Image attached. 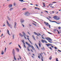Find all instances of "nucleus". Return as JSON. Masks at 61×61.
Segmentation results:
<instances>
[{
  "mask_svg": "<svg viewBox=\"0 0 61 61\" xmlns=\"http://www.w3.org/2000/svg\"><path fill=\"white\" fill-rule=\"evenodd\" d=\"M24 15H25L28 16V15H29V13L28 12H26L25 13Z\"/></svg>",
  "mask_w": 61,
  "mask_h": 61,
  "instance_id": "nucleus-2",
  "label": "nucleus"
},
{
  "mask_svg": "<svg viewBox=\"0 0 61 61\" xmlns=\"http://www.w3.org/2000/svg\"><path fill=\"white\" fill-rule=\"evenodd\" d=\"M4 53V51H1V54L3 55Z\"/></svg>",
  "mask_w": 61,
  "mask_h": 61,
  "instance_id": "nucleus-24",
  "label": "nucleus"
},
{
  "mask_svg": "<svg viewBox=\"0 0 61 61\" xmlns=\"http://www.w3.org/2000/svg\"><path fill=\"white\" fill-rule=\"evenodd\" d=\"M31 47L32 50H35V48H34V47H33V46H31Z\"/></svg>",
  "mask_w": 61,
  "mask_h": 61,
  "instance_id": "nucleus-10",
  "label": "nucleus"
},
{
  "mask_svg": "<svg viewBox=\"0 0 61 61\" xmlns=\"http://www.w3.org/2000/svg\"><path fill=\"white\" fill-rule=\"evenodd\" d=\"M46 46H49V45H48V44H46Z\"/></svg>",
  "mask_w": 61,
  "mask_h": 61,
  "instance_id": "nucleus-62",
  "label": "nucleus"
},
{
  "mask_svg": "<svg viewBox=\"0 0 61 61\" xmlns=\"http://www.w3.org/2000/svg\"><path fill=\"white\" fill-rule=\"evenodd\" d=\"M25 43L27 45H28V46H28L29 47H31V45H30V44L28 43V42H25Z\"/></svg>",
  "mask_w": 61,
  "mask_h": 61,
  "instance_id": "nucleus-4",
  "label": "nucleus"
},
{
  "mask_svg": "<svg viewBox=\"0 0 61 61\" xmlns=\"http://www.w3.org/2000/svg\"><path fill=\"white\" fill-rule=\"evenodd\" d=\"M24 21V20H22V19L20 20V22L21 23H23Z\"/></svg>",
  "mask_w": 61,
  "mask_h": 61,
  "instance_id": "nucleus-13",
  "label": "nucleus"
},
{
  "mask_svg": "<svg viewBox=\"0 0 61 61\" xmlns=\"http://www.w3.org/2000/svg\"><path fill=\"white\" fill-rule=\"evenodd\" d=\"M33 25H35V26H36V25L35 24H34V23H33Z\"/></svg>",
  "mask_w": 61,
  "mask_h": 61,
  "instance_id": "nucleus-57",
  "label": "nucleus"
},
{
  "mask_svg": "<svg viewBox=\"0 0 61 61\" xmlns=\"http://www.w3.org/2000/svg\"><path fill=\"white\" fill-rule=\"evenodd\" d=\"M39 41V45L40 47H41V41Z\"/></svg>",
  "mask_w": 61,
  "mask_h": 61,
  "instance_id": "nucleus-6",
  "label": "nucleus"
},
{
  "mask_svg": "<svg viewBox=\"0 0 61 61\" xmlns=\"http://www.w3.org/2000/svg\"><path fill=\"white\" fill-rule=\"evenodd\" d=\"M22 26H23V27H25V26H24V25H23V24H22Z\"/></svg>",
  "mask_w": 61,
  "mask_h": 61,
  "instance_id": "nucleus-48",
  "label": "nucleus"
},
{
  "mask_svg": "<svg viewBox=\"0 0 61 61\" xmlns=\"http://www.w3.org/2000/svg\"><path fill=\"white\" fill-rule=\"evenodd\" d=\"M43 50H45V48H44V47H43Z\"/></svg>",
  "mask_w": 61,
  "mask_h": 61,
  "instance_id": "nucleus-64",
  "label": "nucleus"
},
{
  "mask_svg": "<svg viewBox=\"0 0 61 61\" xmlns=\"http://www.w3.org/2000/svg\"><path fill=\"white\" fill-rule=\"evenodd\" d=\"M16 49L17 52H19V49L18 48H16Z\"/></svg>",
  "mask_w": 61,
  "mask_h": 61,
  "instance_id": "nucleus-14",
  "label": "nucleus"
},
{
  "mask_svg": "<svg viewBox=\"0 0 61 61\" xmlns=\"http://www.w3.org/2000/svg\"><path fill=\"white\" fill-rule=\"evenodd\" d=\"M49 48L50 49H51V50H53V49H52V48L51 47H49Z\"/></svg>",
  "mask_w": 61,
  "mask_h": 61,
  "instance_id": "nucleus-38",
  "label": "nucleus"
},
{
  "mask_svg": "<svg viewBox=\"0 0 61 61\" xmlns=\"http://www.w3.org/2000/svg\"><path fill=\"white\" fill-rule=\"evenodd\" d=\"M2 36H3V34H2V35L1 36V37H2Z\"/></svg>",
  "mask_w": 61,
  "mask_h": 61,
  "instance_id": "nucleus-43",
  "label": "nucleus"
},
{
  "mask_svg": "<svg viewBox=\"0 0 61 61\" xmlns=\"http://www.w3.org/2000/svg\"><path fill=\"white\" fill-rule=\"evenodd\" d=\"M36 47L37 48H38V50H39V48L38 47V46H36Z\"/></svg>",
  "mask_w": 61,
  "mask_h": 61,
  "instance_id": "nucleus-36",
  "label": "nucleus"
},
{
  "mask_svg": "<svg viewBox=\"0 0 61 61\" xmlns=\"http://www.w3.org/2000/svg\"><path fill=\"white\" fill-rule=\"evenodd\" d=\"M8 20H9V21H11V20H10V19L9 18H8Z\"/></svg>",
  "mask_w": 61,
  "mask_h": 61,
  "instance_id": "nucleus-39",
  "label": "nucleus"
},
{
  "mask_svg": "<svg viewBox=\"0 0 61 61\" xmlns=\"http://www.w3.org/2000/svg\"><path fill=\"white\" fill-rule=\"evenodd\" d=\"M26 8H23V10H26Z\"/></svg>",
  "mask_w": 61,
  "mask_h": 61,
  "instance_id": "nucleus-28",
  "label": "nucleus"
},
{
  "mask_svg": "<svg viewBox=\"0 0 61 61\" xmlns=\"http://www.w3.org/2000/svg\"><path fill=\"white\" fill-rule=\"evenodd\" d=\"M57 16H55L54 17H53V18H54V19H56V18H57Z\"/></svg>",
  "mask_w": 61,
  "mask_h": 61,
  "instance_id": "nucleus-16",
  "label": "nucleus"
},
{
  "mask_svg": "<svg viewBox=\"0 0 61 61\" xmlns=\"http://www.w3.org/2000/svg\"><path fill=\"white\" fill-rule=\"evenodd\" d=\"M42 4H43V5H45V3H43V2Z\"/></svg>",
  "mask_w": 61,
  "mask_h": 61,
  "instance_id": "nucleus-55",
  "label": "nucleus"
},
{
  "mask_svg": "<svg viewBox=\"0 0 61 61\" xmlns=\"http://www.w3.org/2000/svg\"><path fill=\"white\" fill-rule=\"evenodd\" d=\"M58 50V51H59V52H61V51H60L59 50Z\"/></svg>",
  "mask_w": 61,
  "mask_h": 61,
  "instance_id": "nucleus-59",
  "label": "nucleus"
},
{
  "mask_svg": "<svg viewBox=\"0 0 61 61\" xmlns=\"http://www.w3.org/2000/svg\"><path fill=\"white\" fill-rule=\"evenodd\" d=\"M18 46H19V47L20 48V49H21V46H20V45H18Z\"/></svg>",
  "mask_w": 61,
  "mask_h": 61,
  "instance_id": "nucleus-31",
  "label": "nucleus"
},
{
  "mask_svg": "<svg viewBox=\"0 0 61 61\" xmlns=\"http://www.w3.org/2000/svg\"><path fill=\"white\" fill-rule=\"evenodd\" d=\"M54 48L55 49H57V48L56 47H54Z\"/></svg>",
  "mask_w": 61,
  "mask_h": 61,
  "instance_id": "nucleus-42",
  "label": "nucleus"
},
{
  "mask_svg": "<svg viewBox=\"0 0 61 61\" xmlns=\"http://www.w3.org/2000/svg\"><path fill=\"white\" fill-rule=\"evenodd\" d=\"M32 37H33L34 40H35V41H36V39H35V37H34V35H33L32 36Z\"/></svg>",
  "mask_w": 61,
  "mask_h": 61,
  "instance_id": "nucleus-17",
  "label": "nucleus"
},
{
  "mask_svg": "<svg viewBox=\"0 0 61 61\" xmlns=\"http://www.w3.org/2000/svg\"><path fill=\"white\" fill-rule=\"evenodd\" d=\"M58 29H61V27H58Z\"/></svg>",
  "mask_w": 61,
  "mask_h": 61,
  "instance_id": "nucleus-40",
  "label": "nucleus"
},
{
  "mask_svg": "<svg viewBox=\"0 0 61 61\" xmlns=\"http://www.w3.org/2000/svg\"><path fill=\"white\" fill-rule=\"evenodd\" d=\"M60 19V18H59V17L57 18H57L56 19V20H59Z\"/></svg>",
  "mask_w": 61,
  "mask_h": 61,
  "instance_id": "nucleus-20",
  "label": "nucleus"
},
{
  "mask_svg": "<svg viewBox=\"0 0 61 61\" xmlns=\"http://www.w3.org/2000/svg\"><path fill=\"white\" fill-rule=\"evenodd\" d=\"M52 22H55V23H57V22L56 21H52Z\"/></svg>",
  "mask_w": 61,
  "mask_h": 61,
  "instance_id": "nucleus-46",
  "label": "nucleus"
},
{
  "mask_svg": "<svg viewBox=\"0 0 61 61\" xmlns=\"http://www.w3.org/2000/svg\"><path fill=\"white\" fill-rule=\"evenodd\" d=\"M21 2H23L24 1V0H19Z\"/></svg>",
  "mask_w": 61,
  "mask_h": 61,
  "instance_id": "nucleus-26",
  "label": "nucleus"
},
{
  "mask_svg": "<svg viewBox=\"0 0 61 61\" xmlns=\"http://www.w3.org/2000/svg\"><path fill=\"white\" fill-rule=\"evenodd\" d=\"M45 12H46V13H48V12L47 11H46V10H45L44 11Z\"/></svg>",
  "mask_w": 61,
  "mask_h": 61,
  "instance_id": "nucleus-45",
  "label": "nucleus"
},
{
  "mask_svg": "<svg viewBox=\"0 0 61 61\" xmlns=\"http://www.w3.org/2000/svg\"><path fill=\"white\" fill-rule=\"evenodd\" d=\"M28 51H30V50L28 49Z\"/></svg>",
  "mask_w": 61,
  "mask_h": 61,
  "instance_id": "nucleus-53",
  "label": "nucleus"
},
{
  "mask_svg": "<svg viewBox=\"0 0 61 61\" xmlns=\"http://www.w3.org/2000/svg\"><path fill=\"white\" fill-rule=\"evenodd\" d=\"M51 47H52V48H54V46H52V45L51 46Z\"/></svg>",
  "mask_w": 61,
  "mask_h": 61,
  "instance_id": "nucleus-54",
  "label": "nucleus"
},
{
  "mask_svg": "<svg viewBox=\"0 0 61 61\" xmlns=\"http://www.w3.org/2000/svg\"><path fill=\"white\" fill-rule=\"evenodd\" d=\"M36 46H37V45H36V44H35Z\"/></svg>",
  "mask_w": 61,
  "mask_h": 61,
  "instance_id": "nucleus-60",
  "label": "nucleus"
},
{
  "mask_svg": "<svg viewBox=\"0 0 61 61\" xmlns=\"http://www.w3.org/2000/svg\"><path fill=\"white\" fill-rule=\"evenodd\" d=\"M56 61H58V58H56Z\"/></svg>",
  "mask_w": 61,
  "mask_h": 61,
  "instance_id": "nucleus-33",
  "label": "nucleus"
},
{
  "mask_svg": "<svg viewBox=\"0 0 61 61\" xmlns=\"http://www.w3.org/2000/svg\"><path fill=\"white\" fill-rule=\"evenodd\" d=\"M40 55L41 56V57L42 56V54H41V53H40Z\"/></svg>",
  "mask_w": 61,
  "mask_h": 61,
  "instance_id": "nucleus-44",
  "label": "nucleus"
},
{
  "mask_svg": "<svg viewBox=\"0 0 61 61\" xmlns=\"http://www.w3.org/2000/svg\"><path fill=\"white\" fill-rule=\"evenodd\" d=\"M7 33L10 36V34L9 33V31L8 30H7Z\"/></svg>",
  "mask_w": 61,
  "mask_h": 61,
  "instance_id": "nucleus-8",
  "label": "nucleus"
},
{
  "mask_svg": "<svg viewBox=\"0 0 61 61\" xmlns=\"http://www.w3.org/2000/svg\"><path fill=\"white\" fill-rule=\"evenodd\" d=\"M49 40H50V41H52V39H51V38H49Z\"/></svg>",
  "mask_w": 61,
  "mask_h": 61,
  "instance_id": "nucleus-35",
  "label": "nucleus"
},
{
  "mask_svg": "<svg viewBox=\"0 0 61 61\" xmlns=\"http://www.w3.org/2000/svg\"><path fill=\"white\" fill-rule=\"evenodd\" d=\"M15 36V35L14 34H13L12 35L13 39H14L15 38V36Z\"/></svg>",
  "mask_w": 61,
  "mask_h": 61,
  "instance_id": "nucleus-18",
  "label": "nucleus"
},
{
  "mask_svg": "<svg viewBox=\"0 0 61 61\" xmlns=\"http://www.w3.org/2000/svg\"><path fill=\"white\" fill-rule=\"evenodd\" d=\"M13 4L14 5V6H15V5H16L15 3H13Z\"/></svg>",
  "mask_w": 61,
  "mask_h": 61,
  "instance_id": "nucleus-30",
  "label": "nucleus"
},
{
  "mask_svg": "<svg viewBox=\"0 0 61 61\" xmlns=\"http://www.w3.org/2000/svg\"><path fill=\"white\" fill-rule=\"evenodd\" d=\"M13 56L14 57V60H16V58H15V55H13Z\"/></svg>",
  "mask_w": 61,
  "mask_h": 61,
  "instance_id": "nucleus-22",
  "label": "nucleus"
},
{
  "mask_svg": "<svg viewBox=\"0 0 61 61\" xmlns=\"http://www.w3.org/2000/svg\"><path fill=\"white\" fill-rule=\"evenodd\" d=\"M52 56H51L49 58V59L50 60H51V59H52Z\"/></svg>",
  "mask_w": 61,
  "mask_h": 61,
  "instance_id": "nucleus-19",
  "label": "nucleus"
},
{
  "mask_svg": "<svg viewBox=\"0 0 61 61\" xmlns=\"http://www.w3.org/2000/svg\"><path fill=\"white\" fill-rule=\"evenodd\" d=\"M41 42H42V43H44V42H45L46 43H47V42L45 40H41Z\"/></svg>",
  "mask_w": 61,
  "mask_h": 61,
  "instance_id": "nucleus-3",
  "label": "nucleus"
},
{
  "mask_svg": "<svg viewBox=\"0 0 61 61\" xmlns=\"http://www.w3.org/2000/svg\"><path fill=\"white\" fill-rule=\"evenodd\" d=\"M16 22H15V25L14 26V27L15 29L16 28Z\"/></svg>",
  "mask_w": 61,
  "mask_h": 61,
  "instance_id": "nucleus-9",
  "label": "nucleus"
},
{
  "mask_svg": "<svg viewBox=\"0 0 61 61\" xmlns=\"http://www.w3.org/2000/svg\"><path fill=\"white\" fill-rule=\"evenodd\" d=\"M38 57L39 58V59H40V57L39 56H38Z\"/></svg>",
  "mask_w": 61,
  "mask_h": 61,
  "instance_id": "nucleus-52",
  "label": "nucleus"
},
{
  "mask_svg": "<svg viewBox=\"0 0 61 61\" xmlns=\"http://www.w3.org/2000/svg\"><path fill=\"white\" fill-rule=\"evenodd\" d=\"M19 57H20V59H21V57L20 56H19Z\"/></svg>",
  "mask_w": 61,
  "mask_h": 61,
  "instance_id": "nucleus-63",
  "label": "nucleus"
},
{
  "mask_svg": "<svg viewBox=\"0 0 61 61\" xmlns=\"http://www.w3.org/2000/svg\"><path fill=\"white\" fill-rule=\"evenodd\" d=\"M7 23L8 25L9 26V27H10V25L9 24V23H8V22L7 20Z\"/></svg>",
  "mask_w": 61,
  "mask_h": 61,
  "instance_id": "nucleus-7",
  "label": "nucleus"
},
{
  "mask_svg": "<svg viewBox=\"0 0 61 61\" xmlns=\"http://www.w3.org/2000/svg\"><path fill=\"white\" fill-rule=\"evenodd\" d=\"M13 8H10V11H12V10H13Z\"/></svg>",
  "mask_w": 61,
  "mask_h": 61,
  "instance_id": "nucleus-25",
  "label": "nucleus"
},
{
  "mask_svg": "<svg viewBox=\"0 0 61 61\" xmlns=\"http://www.w3.org/2000/svg\"><path fill=\"white\" fill-rule=\"evenodd\" d=\"M47 18V19H48V20H49V18H48L47 17V18Z\"/></svg>",
  "mask_w": 61,
  "mask_h": 61,
  "instance_id": "nucleus-58",
  "label": "nucleus"
},
{
  "mask_svg": "<svg viewBox=\"0 0 61 61\" xmlns=\"http://www.w3.org/2000/svg\"><path fill=\"white\" fill-rule=\"evenodd\" d=\"M28 34H29V35H30V33H29V32H28Z\"/></svg>",
  "mask_w": 61,
  "mask_h": 61,
  "instance_id": "nucleus-61",
  "label": "nucleus"
},
{
  "mask_svg": "<svg viewBox=\"0 0 61 61\" xmlns=\"http://www.w3.org/2000/svg\"><path fill=\"white\" fill-rule=\"evenodd\" d=\"M12 4L9 5V8H11V7H12Z\"/></svg>",
  "mask_w": 61,
  "mask_h": 61,
  "instance_id": "nucleus-12",
  "label": "nucleus"
},
{
  "mask_svg": "<svg viewBox=\"0 0 61 61\" xmlns=\"http://www.w3.org/2000/svg\"><path fill=\"white\" fill-rule=\"evenodd\" d=\"M35 9H38V10H39V9H40V8H35Z\"/></svg>",
  "mask_w": 61,
  "mask_h": 61,
  "instance_id": "nucleus-51",
  "label": "nucleus"
},
{
  "mask_svg": "<svg viewBox=\"0 0 61 61\" xmlns=\"http://www.w3.org/2000/svg\"><path fill=\"white\" fill-rule=\"evenodd\" d=\"M61 23V22H60V23H58L57 22L56 24H60V23Z\"/></svg>",
  "mask_w": 61,
  "mask_h": 61,
  "instance_id": "nucleus-41",
  "label": "nucleus"
},
{
  "mask_svg": "<svg viewBox=\"0 0 61 61\" xmlns=\"http://www.w3.org/2000/svg\"><path fill=\"white\" fill-rule=\"evenodd\" d=\"M34 33L35 35H37V36H41V34H40L39 33L38 34H37V33L36 32H34Z\"/></svg>",
  "mask_w": 61,
  "mask_h": 61,
  "instance_id": "nucleus-1",
  "label": "nucleus"
},
{
  "mask_svg": "<svg viewBox=\"0 0 61 61\" xmlns=\"http://www.w3.org/2000/svg\"><path fill=\"white\" fill-rule=\"evenodd\" d=\"M45 38L46 39V40H49V38L48 37H47V38L46 37Z\"/></svg>",
  "mask_w": 61,
  "mask_h": 61,
  "instance_id": "nucleus-23",
  "label": "nucleus"
},
{
  "mask_svg": "<svg viewBox=\"0 0 61 61\" xmlns=\"http://www.w3.org/2000/svg\"><path fill=\"white\" fill-rule=\"evenodd\" d=\"M24 38L25 39H26V37L25 36H24Z\"/></svg>",
  "mask_w": 61,
  "mask_h": 61,
  "instance_id": "nucleus-49",
  "label": "nucleus"
},
{
  "mask_svg": "<svg viewBox=\"0 0 61 61\" xmlns=\"http://www.w3.org/2000/svg\"><path fill=\"white\" fill-rule=\"evenodd\" d=\"M22 33H23V36H26V35H25V33L24 32H22Z\"/></svg>",
  "mask_w": 61,
  "mask_h": 61,
  "instance_id": "nucleus-15",
  "label": "nucleus"
},
{
  "mask_svg": "<svg viewBox=\"0 0 61 61\" xmlns=\"http://www.w3.org/2000/svg\"><path fill=\"white\" fill-rule=\"evenodd\" d=\"M22 43H23L24 45H25V43L24 42V41H22Z\"/></svg>",
  "mask_w": 61,
  "mask_h": 61,
  "instance_id": "nucleus-32",
  "label": "nucleus"
},
{
  "mask_svg": "<svg viewBox=\"0 0 61 61\" xmlns=\"http://www.w3.org/2000/svg\"><path fill=\"white\" fill-rule=\"evenodd\" d=\"M29 41L30 42V44H31V45H33V44H32V42H31V41H30V40H29Z\"/></svg>",
  "mask_w": 61,
  "mask_h": 61,
  "instance_id": "nucleus-27",
  "label": "nucleus"
},
{
  "mask_svg": "<svg viewBox=\"0 0 61 61\" xmlns=\"http://www.w3.org/2000/svg\"><path fill=\"white\" fill-rule=\"evenodd\" d=\"M6 48L5 47V52L6 51Z\"/></svg>",
  "mask_w": 61,
  "mask_h": 61,
  "instance_id": "nucleus-29",
  "label": "nucleus"
},
{
  "mask_svg": "<svg viewBox=\"0 0 61 61\" xmlns=\"http://www.w3.org/2000/svg\"><path fill=\"white\" fill-rule=\"evenodd\" d=\"M11 44H12V42H10L9 43V45H11Z\"/></svg>",
  "mask_w": 61,
  "mask_h": 61,
  "instance_id": "nucleus-47",
  "label": "nucleus"
},
{
  "mask_svg": "<svg viewBox=\"0 0 61 61\" xmlns=\"http://www.w3.org/2000/svg\"><path fill=\"white\" fill-rule=\"evenodd\" d=\"M48 45H50V46H52V44H48Z\"/></svg>",
  "mask_w": 61,
  "mask_h": 61,
  "instance_id": "nucleus-37",
  "label": "nucleus"
},
{
  "mask_svg": "<svg viewBox=\"0 0 61 61\" xmlns=\"http://www.w3.org/2000/svg\"><path fill=\"white\" fill-rule=\"evenodd\" d=\"M19 35L20 36H21V37H23V35L21 34V33H19Z\"/></svg>",
  "mask_w": 61,
  "mask_h": 61,
  "instance_id": "nucleus-11",
  "label": "nucleus"
},
{
  "mask_svg": "<svg viewBox=\"0 0 61 61\" xmlns=\"http://www.w3.org/2000/svg\"><path fill=\"white\" fill-rule=\"evenodd\" d=\"M24 48H26V46H25V44H24Z\"/></svg>",
  "mask_w": 61,
  "mask_h": 61,
  "instance_id": "nucleus-34",
  "label": "nucleus"
},
{
  "mask_svg": "<svg viewBox=\"0 0 61 61\" xmlns=\"http://www.w3.org/2000/svg\"><path fill=\"white\" fill-rule=\"evenodd\" d=\"M49 20V21H50L51 22H53V21H51V20Z\"/></svg>",
  "mask_w": 61,
  "mask_h": 61,
  "instance_id": "nucleus-50",
  "label": "nucleus"
},
{
  "mask_svg": "<svg viewBox=\"0 0 61 61\" xmlns=\"http://www.w3.org/2000/svg\"><path fill=\"white\" fill-rule=\"evenodd\" d=\"M12 54L14 55H15V49H13L12 51Z\"/></svg>",
  "mask_w": 61,
  "mask_h": 61,
  "instance_id": "nucleus-5",
  "label": "nucleus"
},
{
  "mask_svg": "<svg viewBox=\"0 0 61 61\" xmlns=\"http://www.w3.org/2000/svg\"><path fill=\"white\" fill-rule=\"evenodd\" d=\"M41 57V59H43V56H42Z\"/></svg>",
  "mask_w": 61,
  "mask_h": 61,
  "instance_id": "nucleus-56",
  "label": "nucleus"
},
{
  "mask_svg": "<svg viewBox=\"0 0 61 61\" xmlns=\"http://www.w3.org/2000/svg\"><path fill=\"white\" fill-rule=\"evenodd\" d=\"M44 23L46 25H48V23L47 22H46H46H44Z\"/></svg>",
  "mask_w": 61,
  "mask_h": 61,
  "instance_id": "nucleus-21",
  "label": "nucleus"
}]
</instances>
